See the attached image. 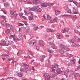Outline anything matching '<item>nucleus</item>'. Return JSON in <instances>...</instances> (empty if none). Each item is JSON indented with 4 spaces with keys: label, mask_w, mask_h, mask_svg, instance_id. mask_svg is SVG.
<instances>
[{
    "label": "nucleus",
    "mask_w": 80,
    "mask_h": 80,
    "mask_svg": "<svg viewBox=\"0 0 80 80\" xmlns=\"http://www.w3.org/2000/svg\"><path fill=\"white\" fill-rule=\"evenodd\" d=\"M51 69V72L52 73V77H54L55 76H56V73L55 70H56V66H52L50 67Z\"/></svg>",
    "instance_id": "f257e3e1"
},
{
    "label": "nucleus",
    "mask_w": 80,
    "mask_h": 80,
    "mask_svg": "<svg viewBox=\"0 0 80 80\" xmlns=\"http://www.w3.org/2000/svg\"><path fill=\"white\" fill-rule=\"evenodd\" d=\"M44 78L45 79V80H51L50 75L47 73L44 75Z\"/></svg>",
    "instance_id": "f03ea898"
},
{
    "label": "nucleus",
    "mask_w": 80,
    "mask_h": 80,
    "mask_svg": "<svg viewBox=\"0 0 80 80\" xmlns=\"http://www.w3.org/2000/svg\"><path fill=\"white\" fill-rule=\"evenodd\" d=\"M37 43V41L35 39H33L30 41L29 44L30 45H36Z\"/></svg>",
    "instance_id": "7ed1b4c3"
},
{
    "label": "nucleus",
    "mask_w": 80,
    "mask_h": 80,
    "mask_svg": "<svg viewBox=\"0 0 80 80\" xmlns=\"http://www.w3.org/2000/svg\"><path fill=\"white\" fill-rule=\"evenodd\" d=\"M37 8H38V6H35L31 8H30L29 9V10L30 11H35L36 12L37 11Z\"/></svg>",
    "instance_id": "20e7f679"
},
{
    "label": "nucleus",
    "mask_w": 80,
    "mask_h": 80,
    "mask_svg": "<svg viewBox=\"0 0 80 80\" xmlns=\"http://www.w3.org/2000/svg\"><path fill=\"white\" fill-rule=\"evenodd\" d=\"M56 71L58 73V74H60L62 71L60 69V68H58V67L57 66H56Z\"/></svg>",
    "instance_id": "39448f33"
},
{
    "label": "nucleus",
    "mask_w": 80,
    "mask_h": 80,
    "mask_svg": "<svg viewBox=\"0 0 80 80\" xmlns=\"http://www.w3.org/2000/svg\"><path fill=\"white\" fill-rule=\"evenodd\" d=\"M32 2H33V3H34L35 5H38L40 3L39 0H32Z\"/></svg>",
    "instance_id": "423d86ee"
},
{
    "label": "nucleus",
    "mask_w": 80,
    "mask_h": 80,
    "mask_svg": "<svg viewBox=\"0 0 80 80\" xmlns=\"http://www.w3.org/2000/svg\"><path fill=\"white\" fill-rule=\"evenodd\" d=\"M49 45L51 46V47H52V48L55 49L57 48V46H56L55 44H53V43H50L49 44Z\"/></svg>",
    "instance_id": "0eeeda50"
},
{
    "label": "nucleus",
    "mask_w": 80,
    "mask_h": 80,
    "mask_svg": "<svg viewBox=\"0 0 80 80\" xmlns=\"http://www.w3.org/2000/svg\"><path fill=\"white\" fill-rule=\"evenodd\" d=\"M70 62H71L73 64H76V60H75V58H72L70 60Z\"/></svg>",
    "instance_id": "6e6552de"
},
{
    "label": "nucleus",
    "mask_w": 80,
    "mask_h": 80,
    "mask_svg": "<svg viewBox=\"0 0 80 80\" xmlns=\"http://www.w3.org/2000/svg\"><path fill=\"white\" fill-rule=\"evenodd\" d=\"M0 45L2 46H8V44L7 43H6L5 41H4L2 42L0 44Z\"/></svg>",
    "instance_id": "1a4fd4ad"
},
{
    "label": "nucleus",
    "mask_w": 80,
    "mask_h": 80,
    "mask_svg": "<svg viewBox=\"0 0 80 80\" xmlns=\"http://www.w3.org/2000/svg\"><path fill=\"white\" fill-rule=\"evenodd\" d=\"M41 5L42 7H45L48 6V4L47 2L42 3H41Z\"/></svg>",
    "instance_id": "9d476101"
},
{
    "label": "nucleus",
    "mask_w": 80,
    "mask_h": 80,
    "mask_svg": "<svg viewBox=\"0 0 80 80\" xmlns=\"http://www.w3.org/2000/svg\"><path fill=\"white\" fill-rule=\"evenodd\" d=\"M69 42L71 43V42H72V43H74L76 42V39L75 38H72L71 39H69L68 40Z\"/></svg>",
    "instance_id": "9b49d317"
},
{
    "label": "nucleus",
    "mask_w": 80,
    "mask_h": 80,
    "mask_svg": "<svg viewBox=\"0 0 80 80\" xmlns=\"http://www.w3.org/2000/svg\"><path fill=\"white\" fill-rule=\"evenodd\" d=\"M57 37L58 39H62V35H60L59 33H57Z\"/></svg>",
    "instance_id": "f8f14e48"
},
{
    "label": "nucleus",
    "mask_w": 80,
    "mask_h": 80,
    "mask_svg": "<svg viewBox=\"0 0 80 80\" xmlns=\"http://www.w3.org/2000/svg\"><path fill=\"white\" fill-rule=\"evenodd\" d=\"M75 9V8H73L72 9L71 11V13H73V14H77V12H76Z\"/></svg>",
    "instance_id": "ddd939ff"
},
{
    "label": "nucleus",
    "mask_w": 80,
    "mask_h": 80,
    "mask_svg": "<svg viewBox=\"0 0 80 80\" xmlns=\"http://www.w3.org/2000/svg\"><path fill=\"white\" fill-rule=\"evenodd\" d=\"M45 58V56L44 55L41 56L40 57V60L41 62H43L44 60V58Z\"/></svg>",
    "instance_id": "4468645a"
},
{
    "label": "nucleus",
    "mask_w": 80,
    "mask_h": 80,
    "mask_svg": "<svg viewBox=\"0 0 80 80\" xmlns=\"http://www.w3.org/2000/svg\"><path fill=\"white\" fill-rule=\"evenodd\" d=\"M66 57H68L69 58H71V57H73V55H72V54H69L68 53H66Z\"/></svg>",
    "instance_id": "2eb2a0df"
},
{
    "label": "nucleus",
    "mask_w": 80,
    "mask_h": 80,
    "mask_svg": "<svg viewBox=\"0 0 80 80\" xmlns=\"http://www.w3.org/2000/svg\"><path fill=\"white\" fill-rule=\"evenodd\" d=\"M28 19L29 20H34L33 16H29L28 17Z\"/></svg>",
    "instance_id": "dca6fc26"
},
{
    "label": "nucleus",
    "mask_w": 80,
    "mask_h": 80,
    "mask_svg": "<svg viewBox=\"0 0 80 80\" xmlns=\"http://www.w3.org/2000/svg\"><path fill=\"white\" fill-rule=\"evenodd\" d=\"M54 12H55V14L56 15H59V14L60 13V11H58L56 10H54Z\"/></svg>",
    "instance_id": "f3484780"
},
{
    "label": "nucleus",
    "mask_w": 80,
    "mask_h": 80,
    "mask_svg": "<svg viewBox=\"0 0 80 80\" xmlns=\"http://www.w3.org/2000/svg\"><path fill=\"white\" fill-rule=\"evenodd\" d=\"M48 52H49L50 53H51L54 52V51H53V50H52V49L50 48H48Z\"/></svg>",
    "instance_id": "a211bd4d"
},
{
    "label": "nucleus",
    "mask_w": 80,
    "mask_h": 80,
    "mask_svg": "<svg viewBox=\"0 0 80 80\" xmlns=\"http://www.w3.org/2000/svg\"><path fill=\"white\" fill-rule=\"evenodd\" d=\"M77 46H78V47H79V46H80V45H79V44H77L73 43L71 45L72 47H77Z\"/></svg>",
    "instance_id": "6ab92c4d"
},
{
    "label": "nucleus",
    "mask_w": 80,
    "mask_h": 80,
    "mask_svg": "<svg viewBox=\"0 0 80 80\" xmlns=\"http://www.w3.org/2000/svg\"><path fill=\"white\" fill-rule=\"evenodd\" d=\"M73 3H74V4H75V5H76V6L78 7H80V4H78V3H77V2L75 1H74V2H73Z\"/></svg>",
    "instance_id": "aec40b11"
},
{
    "label": "nucleus",
    "mask_w": 80,
    "mask_h": 80,
    "mask_svg": "<svg viewBox=\"0 0 80 80\" xmlns=\"http://www.w3.org/2000/svg\"><path fill=\"white\" fill-rule=\"evenodd\" d=\"M22 75H23V73L22 72H20L18 73V77H22Z\"/></svg>",
    "instance_id": "412c9836"
},
{
    "label": "nucleus",
    "mask_w": 80,
    "mask_h": 80,
    "mask_svg": "<svg viewBox=\"0 0 80 80\" xmlns=\"http://www.w3.org/2000/svg\"><path fill=\"white\" fill-rule=\"evenodd\" d=\"M42 10V8H39V7L38 6V8L37 9V11H38V12H40Z\"/></svg>",
    "instance_id": "4be33fe9"
},
{
    "label": "nucleus",
    "mask_w": 80,
    "mask_h": 80,
    "mask_svg": "<svg viewBox=\"0 0 80 80\" xmlns=\"http://www.w3.org/2000/svg\"><path fill=\"white\" fill-rule=\"evenodd\" d=\"M59 52L61 54H63V53H65V51L63 49H61L60 50Z\"/></svg>",
    "instance_id": "5701e85b"
},
{
    "label": "nucleus",
    "mask_w": 80,
    "mask_h": 80,
    "mask_svg": "<svg viewBox=\"0 0 80 80\" xmlns=\"http://www.w3.org/2000/svg\"><path fill=\"white\" fill-rule=\"evenodd\" d=\"M12 15H13L14 17L15 18H17V15H18V14L17 13V12H15L14 13H13Z\"/></svg>",
    "instance_id": "b1692460"
},
{
    "label": "nucleus",
    "mask_w": 80,
    "mask_h": 80,
    "mask_svg": "<svg viewBox=\"0 0 80 80\" xmlns=\"http://www.w3.org/2000/svg\"><path fill=\"white\" fill-rule=\"evenodd\" d=\"M26 32H27L28 33L29 32H30V28L28 26H27L26 28Z\"/></svg>",
    "instance_id": "393cba45"
},
{
    "label": "nucleus",
    "mask_w": 80,
    "mask_h": 80,
    "mask_svg": "<svg viewBox=\"0 0 80 80\" xmlns=\"http://www.w3.org/2000/svg\"><path fill=\"white\" fill-rule=\"evenodd\" d=\"M80 65L78 66H76L75 68V70L76 71H77L78 70H80Z\"/></svg>",
    "instance_id": "a878e982"
},
{
    "label": "nucleus",
    "mask_w": 80,
    "mask_h": 80,
    "mask_svg": "<svg viewBox=\"0 0 80 80\" xmlns=\"http://www.w3.org/2000/svg\"><path fill=\"white\" fill-rule=\"evenodd\" d=\"M69 31V29L68 28H65L64 29V32H68Z\"/></svg>",
    "instance_id": "bb28decb"
},
{
    "label": "nucleus",
    "mask_w": 80,
    "mask_h": 80,
    "mask_svg": "<svg viewBox=\"0 0 80 80\" xmlns=\"http://www.w3.org/2000/svg\"><path fill=\"white\" fill-rule=\"evenodd\" d=\"M39 44H40L41 45H42V46L44 45V44H43V42L42 40H40L39 41Z\"/></svg>",
    "instance_id": "cd10ccee"
},
{
    "label": "nucleus",
    "mask_w": 80,
    "mask_h": 80,
    "mask_svg": "<svg viewBox=\"0 0 80 80\" xmlns=\"http://www.w3.org/2000/svg\"><path fill=\"white\" fill-rule=\"evenodd\" d=\"M8 43L9 45H13V42L12 41H8Z\"/></svg>",
    "instance_id": "c85d7f7f"
},
{
    "label": "nucleus",
    "mask_w": 80,
    "mask_h": 80,
    "mask_svg": "<svg viewBox=\"0 0 80 80\" xmlns=\"http://www.w3.org/2000/svg\"><path fill=\"white\" fill-rule=\"evenodd\" d=\"M15 12H15L13 10H12L10 11V13L12 15H13V13H14Z\"/></svg>",
    "instance_id": "c756f323"
},
{
    "label": "nucleus",
    "mask_w": 80,
    "mask_h": 80,
    "mask_svg": "<svg viewBox=\"0 0 80 80\" xmlns=\"http://www.w3.org/2000/svg\"><path fill=\"white\" fill-rule=\"evenodd\" d=\"M26 70L28 71V72H30L31 70V69L29 68H27L25 69Z\"/></svg>",
    "instance_id": "7c9ffc66"
},
{
    "label": "nucleus",
    "mask_w": 80,
    "mask_h": 80,
    "mask_svg": "<svg viewBox=\"0 0 80 80\" xmlns=\"http://www.w3.org/2000/svg\"><path fill=\"white\" fill-rule=\"evenodd\" d=\"M57 20H58V18H55L53 20L54 22L57 23Z\"/></svg>",
    "instance_id": "2f4dec72"
},
{
    "label": "nucleus",
    "mask_w": 80,
    "mask_h": 80,
    "mask_svg": "<svg viewBox=\"0 0 80 80\" xmlns=\"http://www.w3.org/2000/svg\"><path fill=\"white\" fill-rule=\"evenodd\" d=\"M9 5V4H8V3L7 2H6L4 3V5L5 7H8V6Z\"/></svg>",
    "instance_id": "473e14b6"
},
{
    "label": "nucleus",
    "mask_w": 80,
    "mask_h": 80,
    "mask_svg": "<svg viewBox=\"0 0 80 80\" xmlns=\"http://www.w3.org/2000/svg\"><path fill=\"white\" fill-rule=\"evenodd\" d=\"M28 51L30 53L31 55H32V56H33V52L32 51H31V50H28Z\"/></svg>",
    "instance_id": "72a5a7b5"
},
{
    "label": "nucleus",
    "mask_w": 80,
    "mask_h": 80,
    "mask_svg": "<svg viewBox=\"0 0 80 80\" xmlns=\"http://www.w3.org/2000/svg\"><path fill=\"white\" fill-rule=\"evenodd\" d=\"M60 47H61V48H64L65 47H66V46H65L63 44H61L60 45Z\"/></svg>",
    "instance_id": "f704fd0d"
},
{
    "label": "nucleus",
    "mask_w": 80,
    "mask_h": 80,
    "mask_svg": "<svg viewBox=\"0 0 80 80\" xmlns=\"http://www.w3.org/2000/svg\"><path fill=\"white\" fill-rule=\"evenodd\" d=\"M15 35H11L9 36V38L10 39H12V38H14L15 37Z\"/></svg>",
    "instance_id": "c9c22d12"
},
{
    "label": "nucleus",
    "mask_w": 80,
    "mask_h": 80,
    "mask_svg": "<svg viewBox=\"0 0 80 80\" xmlns=\"http://www.w3.org/2000/svg\"><path fill=\"white\" fill-rule=\"evenodd\" d=\"M20 39H21V40H22V37L20 36H18V38H17V40H18V41L19 40H20Z\"/></svg>",
    "instance_id": "e433bc0d"
},
{
    "label": "nucleus",
    "mask_w": 80,
    "mask_h": 80,
    "mask_svg": "<svg viewBox=\"0 0 80 80\" xmlns=\"http://www.w3.org/2000/svg\"><path fill=\"white\" fill-rule=\"evenodd\" d=\"M9 27L10 28V29L11 30H13V26H12L11 25H9Z\"/></svg>",
    "instance_id": "4c0bfd02"
},
{
    "label": "nucleus",
    "mask_w": 80,
    "mask_h": 80,
    "mask_svg": "<svg viewBox=\"0 0 80 80\" xmlns=\"http://www.w3.org/2000/svg\"><path fill=\"white\" fill-rule=\"evenodd\" d=\"M20 66V64L18 63H16L15 64V68H17V67H18Z\"/></svg>",
    "instance_id": "58836bf2"
},
{
    "label": "nucleus",
    "mask_w": 80,
    "mask_h": 80,
    "mask_svg": "<svg viewBox=\"0 0 80 80\" xmlns=\"http://www.w3.org/2000/svg\"><path fill=\"white\" fill-rule=\"evenodd\" d=\"M2 56H4V57H6L7 56H9V55H8V54H6V53L4 54V53H3L2 54Z\"/></svg>",
    "instance_id": "ea45409f"
},
{
    "label": "nucleus",
    "mask_w": 80,
    "mask_h": 80,
    "mask_svg": "<svg viewBox=\"0 0 80 80\" xmlns=\"http://www.w3.org/2000/svg\"><path fill=\"white\" fill-rule=\"evenodd\" d=\"M48 6L49 7V6H52V5H53V3H48Z\"/></svg>",
    "instance_id": "a19ab883"
},
{
    "label": "nucleus",
    "mask_w": 80,
    "mask_h": 80,
    "mask_svg": "<svg viewBox=\"0 0 80 80\" xmlns=\"http://www.w3.org/2000/svg\"><path fill=\"white\" fill-rule=\"evenodd\" d=\"M33 28L35 30H37L38 29V27H36L35 26H34V27Z\"/></svg>",
    "instance_id": "79ce46f5"
},
{
    "label": "nucleus",
    "mask_w": 80,
    "mask_h": 80,
    "mask_svg": "<svg viewBox=\"0 0 80 80\" xmlns=\"http://www.w3.org/2000/svg\"><path fill=\"white\" fill-rule=\"evenodd\" d=\"M47 32H52V30L49 28H47Z\"/></svg>",
    "instance_id": "37998d69"
},
{
    "label": "nucleus",
    "mask_w": 80,
    "mask_h": 80,
    "mask_svg": "<svg viewBox=\"0 0 80 80\" xmlns=\"http://www.w3.org/2000/svg\"><path fill=\"white\" fill-rule=\"evenodd\" d=\"M10 32V30L9 29H8L6 30V33H9Z\"/></svg>",
    "instance_id": "c03bdc74"
},
{
    "label": "nucleus",
    "mask_w": 80,
    "mask_h": 80,
    "mask_svg": "<svg viewBox=\"0 0 80 80\" xmlns=\"http://www.w3.org/2000/svg\"><path fill=\"white\" fill-rule=\"evenodd\" d=\"M68 6H66L65 7V10H68Z\"/></svg>",
    "instance_id": "a18cd8bd"
},
{
    "label": "nucleus",
    "mask_w": 80,
    "mask_h": 80,
    "mask_svg": "<svg viewBox=\"0 0 80 80\" xmlns=\"http://www.w3.org/2000/svg\"><path fill=\"white\" fill-rule=\"evenodd\" d=\"M5 20H2V25H5Z\"/></svg>",
    "instance_id": "49530a36"
},
{
    "label": "nucleus",
    "mask_w": 80,
    "mask_h": 80,
    "mask_svg": "<svg viewBox=\"0 0 80 80\" xmlns=\"http://www.w3.org/2000/svg\"><path fill=\"white\" fill-rule=\"evenodd\" d=\"M47 17V19L48 20H50V19H51V17L49 15H48Z\"/></svg>",
    "instance_id": "de8ad7c7"
},
{
    "label": "nucleus",
    "mask_w": 80,
    "mask_h": 80,
    "mask_svg": "<svg viewBox=\"0 0 80 80\" xmlns=\"http://www.w3.org/2000/svg\"><path fill=\"white\" fill-rule=\"evenodd\" d=\"M18 26H23V25H24V24L21 23H18Z\"/></svg>",
    "instance_id": "09e8293b"
},
{
    "label": "nucleus",
    "mask_w": 80,
    "mask_h": 80,
    "mask_svg": "<svg viewBox=\"0 0 80 80\" xmlns=\"http://www.w3.org/2000/svg\"><path fill=\"white\" fill-rule=\"evenodd\" d=\"M74 31L76 33H78V31L76 29H74Z\"/></svg>",
    "instance_id": "8fccbe9b"
},
{
    "label": "nucleus",
    "mask_w": 80,
    "mask_h": 80,
    "mask_svg": "<svg viewBox=\"0 0 80 80\" xmlns=\"http://www.w3.org/2000/svg\"><path fill=\"white\" fill-rule=\"evenodd\" d=\"M4 70L5 72H8V69L7 68H6L4 69Z\"/></svg>",
    "instance_id": "3c124183"
},
{
    "label": "nucleus",
    "mask_w": 80,
    "mask_h": 80,
    "mask_svg": "<svg viewBox=\"0 0 80 80\" xmlns=\"http://www.w3.org/2000/svg\"><path fill=\"white\" fill-rule=\"evenodd\" d=\"M34 48H35V49H37L38 50L39 49V47L38 46H35L34 47Z\"/></svg>",
    "instance_id": "603ef678"
},
{
    "label": "nucleus",
    "mask_w": 80,
    "mask_h": 80,
    "mask_svg": "<svg viewBox=\"0 0 80 80\" xmlns=\"http://www.w3.org/2000/svg\"><path fill=\"white\" fill-rule=\"evenodd\" d=\"M65 73L64 71H61L60 74H61V75H65Z\"/></svg>",
    "instance_id": "864d4df0"
},
{
    "label": "nucleus",
    "mask_w": 80,
    "mask_h": 80,
    "mask_svg": "<svg viewBox=\"0 0 80 80\" xmlns=\"http://www.w3.org/2000/svg\"><path fill=\"white\" fill-rule=\"evenodd\" d=\"M9 27V24H8V23H7L6 24V28H8Z\"/></svg>",
    "instance_id": "5fc2aeb1"
},
{
    "label": "nucleus",
    "mask_w": 80,
    "mask_h": 80,
    "mask_svg": "<svg viewBox=\"0 0 80 80\" xmlns=\"http://www.w3.org/2000/svg\"><path fill=\"white\" fill-rule=\"evenodd\" d=\"M70 72V70L69 69H67L66 71V73H67V74H68V72Z\"/></svg>",
    "instance_id": "6e6d98bb"
},
{
    "label": "nucleus",
    "mask_w": 80,
    "mask_h": 80,
    "mask_svg": "<svg viewBox=\"0 0 80 80\" xmlns=\"http://www.w3.org/2000/svg\"><path fill=\"white\" fill-rule=\"evenodd\" d=\"M20 51H19L17 53V55H18V56H19L20 55Z\"/></svg>",
    "instance_id": "4d7b16f0"
},
{
    "label": "nucleus",
    "mask_w": 80,
    "mask_h": 80,
    "mask_svg": "<svg viewBox=\"0 0 80 80\" xmlns=\"http://www.w3.org/2000/svg\"><path fill=\"white\" fill-rule=\"evenodd\" d=\"M76 26L77 27H78V28H80V25L78 24H76Z\"/></svg>",
    "instance_id": "13d9d810"
},
{
    "label": "nucleus",
    "mask_w": 80,
    "mask_h": 80,
    "mask_svg": "<svg viewBox=\"0 0 80 80\" xmlns=\"http://www.w3.org/2000/svg\"><path fill=\"white\" fill-rule=\"evenodd\" d=\"M70 73L71 75H73L74 74V72L73 71H71Z\"/></svg>",
    "instance_id": "bf43d9fd"
},
{
    "label": "nucleus",
    "mask_w": 80,
    "mask_h": 80,
    "mask_svg": "<svg viewBox=\"0 0 80 80\" xmlns=\"http://www.w3.org/2000/svg\"><path fill=\"white\" fill-rule=\"evenodd\" d=\"M7 72H5L3 74H2V76H7Z\"/></svg>",
    "instance_id": "052dcab7"
},
{
    "label": "nucleus",
    "mask_w": 80,
    "mask_h": 80,
    "mask_svg": "<svg viewBox=\"0 0 80 80\" xmlns=\"http://www.w3.org/2000/svg\"><path fill=\"white\" fill-rule=\"evenodd\" d=\"M31 27H33V28L35 27V24L34 23H32L31 24Z\"/></svg>",
    "instance_id": "680f3d73"
},
{
    "label": "nucleus",
    "mask_w": 80,
    "mask_h": 80,
    "mask_svg": "<svg viewBox=\"0 0 80 80\" xmlns=\"http://www.w3.org/2000/svg\"><path fill=\"white\" fill-rule=\"evenodd\" d=\"M13 78L12 77H9L8 78V80H13Z\"/></svg>",
    "instance_id": "e2e57ef3"
},
{
    "label": "nucleus",
    "mask_w": 80,
    "mask_h": 80,
    "mask_svg": "<svg viewBox=\"0 0 80 80\" xmlns=\"http://www.w3.org/2000/svg\"><path fill=\"white\" fill-rule=\"evenodd\" d=\"M13 41H15V42H17V39L16 38H13Z\"/></svg>",
    "instance_id": "0e129e2a"
},
{
    "label": "nucleus",
    "mask_w": 80,
    "mask_h": 80,
    "mask_svg": "<svg viewBox=\"0 0 80 80\" xmlns=\"http://www.w3.org/2000/svg\"><path fill=\"white\" fill-rule=\"evenodd\" d=\"M24 23L25 24V25L26 26L28 25V23H27V21H24Z\"/></svg>",
    "instance_id": "69168bd1"
},
{
    "label": "nucleus",
    "mask_w": 80,
    "mask_h": 80,
    "mask_svg": "<svg viewBox=\"0 0 80 80\" xmlns=\"http://www.w3.org/2000/svg\"><path fill=\"white\" fill-rule=\"evenodd\" d=\"M79 75V74L76 73L75 74V77H78V76Z\"/></svg>",
    "instance_id": "338daca9"
},
{
    "label": "nucleus",
    "mask_w": 80,
    "mask_h": 80,
    "mask_svg": "<svg viewBox=\"0 0 80 80\" xmlns=\"http://www.w3.org/2000/svg\"><path fill=\"white\" fill-rule=\"evenodd\" d=\"M65 50L66 51H69V50H70V49L68 48H67L65 49Z\"/></svg>",
    "instance_id": "774afa93"
}]
</instances>
